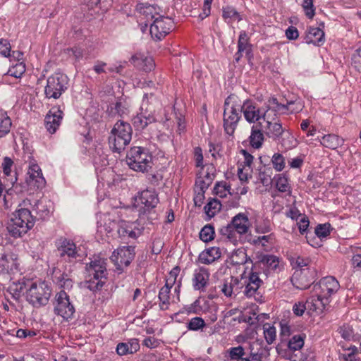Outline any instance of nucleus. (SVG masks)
I'll use <instances>...</instances> for the list:
<instances>
[{
    "mask_svg": "<svg viewBox=\"0 0 361 361\" xmlns=\"http://www.w3.org/2000/svg\"><path fill=\"white\" fill-rule=\"evenodd\" d=\"M86 269L89 274L87 288L92 291L100 290L106 280V259L99 256L94 257L87 264Z\"/></svg>",
    "mask_w": 361,
    "mask_h": 361,
    "instance_id": "obj_1",
    "label": "nucleus"
},
{
    "mask_svg": "<svg viewBox=\"0 0 361 361\" xmlns=\"http://www.w3.org/2000/svg\"><path fill=\"white\" fill-rule=\"evenodd\" d=\"M133 130L130 123L118 121L111 130L109 137V147L114 152L121 153L132 139Z\"/></svg>",
    "mask_w": 361,
    "mask_h": 361,
    "instance_id": "obj_2",
    "label": "nucleus"
},
{
    "mask_svg": "<svg viewBox=\"0 0 361 361\" xmlns=\"http://www.w3.org/2000/svg\"><path fill=\"white\" fill-rule=\"evenodd\" d=\"M126 163L136 172L147 173L152 168V155L147 148L135 146L128 152Z\"/></svg>",
    "mask_w": 361,
    "mask_h": 361,
    "instance_id": "obj_3",
    "label": "nucleus"
},
{
    "mask_svg": "<svg viewBox=\"0 0 361 361\" xmlns=\"http://www.w3.org/2000/svg\"><path fill=\"white\" fill-rule=\"evenodd\" d=\"M224 109L223 126L225 133L231 136L241 118L240 104L235 97L230 95L224 101Z\"/></svg>",
    "mask_w": 361,
    "mask_h": 361,
    "instance_id": "obj_4",
    "label": "nucleus"
},
{
    "mask_svg": "<svg viewBox=\"0 0 361 361\" xmlns=\"http://www.w3.org/2000/svg\"><path fill=\"white\" fill-rule=\"evenodd\" d=\"M35 225V217L27 210L14 213L7 225L9 234L13 238H20L26 233Z\"/></svg>",
    "mask_w": 361,
    "mask_h": 361,
    "instance_id": "obj_5",
    "label": "nucleus"
},
{
    "mask_svg": "<svg viewBox=\"0 0 361 361\" xmlns=\"http://www.w3.org/2000/svg\"><path fill=\"white\" fill-rule=\"evenodd\" d=\"M249 225L250 222L247 216L243 213H239L232 219L231 223L225 226H222L219 232L231 242L235 243L237 241L236 234L243 235L247 233Z\"/></svg>",
    "mask_w": 361,
    "mask_h": 361,
    "instance_id": "obj_6",
    "label": "nucleus"
},
{
    "mask_svg": "<svg viewBox=\"0 0 361 361\" xmlns=\"http://www.w3.org/2000/svg\"><path fill=\"white\" fill-rule=\"evenodd\" d=\"M26 293L29 303L35 307H40L48 303L51 289L44 281L32 282Z\"/></svg>",
    "mask_w": 361,
    "mask_h": 361,
    "instance_id": "obj_7",
    "label": "nucleus"
},
{
    "mask_svg": "<svg viewBox=\"0 0 361 361\" xmlns=\"http://www.w3.org/2000/svg\"><path fill=\"white\" fill-rule=\"evenodd\" d=\"M54 244L57 255L63 261L71 263L82 257L80 248L71 239L61 236L56 240Z\"/></svg>",
    "mask_w": 361,
    "mask_h": 361,
    "instance_id": "obj_8",
    "label": "nucleus"
},
{
    "mask_svg": "<svg viewBox=\"0 0 361 361\" xmlns=\"http://www.w3.org/2000/svg\"><path fill=\"white\" fill-rule=\"evenodd\" d=\"M68 78L66 75L57 72L50 75L47 80L44 94L48 99H59L68 89Z\"/></svg>",
    "mask_w": 361,
    "mask_h": 361,
    "instance_id": "obj_9",
    "label": "nucleus"
},
{
    "mask_svg": "<svg viewBox=\"0 0 361 361\" xmlns=\"http://www.w3.org/2000/svg\"><path fill=\"white\" fill-rule=\"evenodd\" d=\"M148 94H145L140 106V112L133 118V124L137 130L145 129L149 124L156 122L154 110L148 105Z\"/></svg>",
    "mask_w": 361,
    "mask_h": 361,
    "instance_id": "obj_10",
    "label": "nucleus"
},
{
    "mask_svg": "<svg viewBox=\"0 0 361 361\" xmlns=\"http://www.w3.org/2000/svg\"><path fill=\"white\" fill-rule=\"evenodd\" d=\"M135 256L134 246H123L114 251L110 259L114 264L116 269L121 272L124 268L130 265Z\"/></svg>",
    "mask_w": 361,
    "mask_h": 361,
    "instance_id": "obj_11",
    "label": "nucleus"
},
{
    "mask_svg": "<svg viewBox=\"0 0 361 361\" xmlns=\"http://www.w3.org/2000/svg\"><path fill=\"white\" fill-rule=\"evenodd\" d=\"M54 312L57 315L68 320L73 317L75 307L71 302L69 295L64 291L61 290L55 296Z\"/></svg>",
    "mask_w": 361,
    "mask_h": 361,
    "instance_id": "obj_12",
    "label": "nucleus"
},
{
    "mask_svg": "<svg viewBox=\"0 0 361 361\" xmlns=\"http://www.w3.org/2000/svg\"><path fill=\"white\" fill-rule=\"evenodd\" d=\"M173 28V21L171 18L162 16H158L150 24V35L155 40H161Z\"/></svg>",
    "mask_w": 361,
    "mask_h": 361,
    "instance_id": "obj_13",
    "label": "nucleus"
},
{
    "mask_svg": "<svg viewBox=\"0 0 361 361\" xmlns=\"http://www.w3.org/2000/svg\"><path fill=\"white\" fill-rule=\"evenodd\" d=\"M340 288L339 282L334 276H326L322 278L318 283L314 285L313 289L315 293L319 297L328 298L332 294L336 293Z\"/></svg>",
    "mask_w": 361,
    "mask_h": 361,
    "instance_id": "obj_14",
    "label": "nucleus"
},
{
    "mask_svg": "<svg viewBox=\"0 0 361 361\" xmlns=\"http://www.w3.org/2000/svg\"><path fill=\"white\" fill-rule=\"evenodd\" d=\"M263 283V281L259 276V273L252 270L247 279L245 281L243 291L245 295L247 298L253 297L255 300H258L262 297L260 287Z\"/></svg>",
    "mask_w": 361,
    "mask_h": 361,
    "instance_id": "obj_15",
    "label": "nucleus"
},
{
    "mask_svg": "<svg viewBox=\"0 0 361 361\" xmlns=\"http://www.w3.org/2000/svg\"><path fill=\"white\" fill-rule=\"evenodd\" d=\"M291 282L298 289H307L314 282V271L308 268L296 270L292 276Z\"/></svg>",
    "mask_w": 361,
    "mask_h": 361,
    "instance_id": "obj_16",
    "label": "nucleus"
},
{
    "mask_svg": "<svg viewBox=\"0 0 361 361\" xmlns=\"http://www.w3.org/2000/svg\"><path fill=\"white\" fill-rule=\"evenodd\" d=\"M25 183L29 190H39L45 186L46 180L43 177L40 167L37 164H32L29 167Z\"/></svg>",
    "mask_w": 361,
    "mask_h": 361,
    "instance_id": "obj_17",
    "label": "nucleus"
},
{
    "mask_svg": "<svg viewBox=\"0 0 361 361\" xmlns=\"http://www.w3.org/2000/svg\"><path fill=\"white\" fill-rule=\"evenodd\" d=\"M240 111L249 123H255L262 119V109L250 99H246L240 104Z\"/></svg>",
    "mask_w": 361,
    "mask_h": 361,
    "instance_id": "obj_18",
    "label": "nucleus"
},
{
    "mask_svg": "<svg viewBox=\"0 0 361 361\" xmlns=\"http://www.w3.org/2000/svg\"><path fill=\"white\" fill-rule=\"evenodd\" d=\"M210 273L207 268L200 267L194 270L192 284L195 290L204 292L209 284Z\"/></svg>",
    "mask_w": 361,
    "mask_h": 361,
    "instance_id": "obj_19",
    "label": "nucleus"
},
{
    "mask_svg": "<svg viewBox=\"0 0 361 361\" xmlns=\"http://www.w3.org/2000/svg\"><path fill=\"white\" fill-rule=\"evenodd\" d=\"M18 257L13 252L1 254L0 257V273L10 274L18 270Z\"/></svg>",
    "mask_w": 361,
    "mask_h": 361,
    "instance_id": "obj_20",
    "label": "nucleus"
},
{
    "mask_svg": "<svg viewBox=\"0 0 361 361\" xmlns=\"http://www.w3.org/2000/svg\"><path fill=\"white\" fill-rule=\"evenodd\" d=\"M63 113L59 108H51L44 118V126L50 134L56 133L61 125Z\"/></svg>",
    "mask_w": 361,
    "mask_h": 361,
    "instance_id": "obj_21",
    "label": "nucleus"
},
{
    "mask_svg": "<svg viewBox=\"0 0 361 361\" xmlns=\"http://www.w3.org/2000/svg\"><path fill=\"white\" fill-rule=\"evenodd\" d=\"M270 348L262 340H255L250 343L249 355L255 361H262L269 356Z\"/></svg>",
    "mask_w": 361,
    "mask_h": 361,
    "instance_id": "obj_22",
    "label": "nucleus"
},
{
    "mask_svg": "<svg viewBox=\"0 0 361 361\" xmlns=\"http://www.w3.org/2000/svg\"><path fill=\"white\" fill-rule=\"evenodd\" d=\"M140 200L145 206V212L147 211L149 214L157 207L159 202L157 193L154 190L148 189L141 192Z\"/></svg>",
    "mask_w": 361,
    "mask_h": 361,
    "instance_id": "obj_23",
    "label": "nucleus"
},
{
    "mask_svg": "<svg viewBox=\"0 0 361 361\" xmlns=\"http://www.w3.org/2000/svg\"><path fill=\"white\" fill-rule=\"evenodd\" d=\"M136 10L143 16V19L146 20L145 27L148 26L149 21L155 20L156 18L160 16V8L154 5L138 4Z\"/></svg>",
    "mask_w": 361,
    "mask_h": 361,
    "instance_id": "obj_24",
    "label": "nucleus"
},
{
    "mask_svg": "<svg viewBox=\"0 0 361 361\" xmlns=\"http://www.w3.org/2000/svg\"><path fill=\"white\" fill-rule=\"evenodd\" d=\"M130 61L137 68L149 72L154 67V63L152 57L145 56L141 54H136L131 57Z\"/></svg>",
    "mask_w": 361,
    "mask_h": 361,
    "instance_id": "obj_25",
    "label": "nucleus"
},
{
    "mask_svg": "<svg viewBox=\"0 0 361 361\" xmlns=\"http://www.w3.org/2000/svg\"><path fill=\"white\" fill-rule=\"evenodd\" d=\"M221 253L219 247H212L202 251L198 257L202 264H210L221 257Z\"/></svg>",
    "mask_w": 361,
    "mask_h": 361,
    "instance_id": "obj_26",
    "label": "nucleus"
},
{
    "mask_svg": "<svg viewBox=\"0 0 361 361\" xmlns=\"http://www.w3.org/2000/svg\"><path fill=\"white\" fill-rule=\"evenodd\" d=\"M285 128L282 124L278 121L269 122L265 126L266 135L273 140H278L284 134Z\"/></svg>",
    "mask_w": 361,
    "mask_h": 361,
    "instance_id": "obj_27",
    "label": "nucleus"
},
{
    "mask_svg": "<svg viewBox=\"0 0 361 361\" xmlns=\"http://www.w3.org/2000/svg\"><path fill=\"white\" fill-rule=\"evenodd\" d=\"M51 202L47 198H42L40 200H34L32 211L35 212L36 214L40 219H45L50 213Z\"/></svg>",
    "mask_w": 361,
    "mask_h": 361,
    "instance_id": "obj_28",
    "label": "nucleus"
},
{
    "mask_svg": "<svg viewBox=\"0 0 361 361\" xmlns=\"http://www.w3.org/2000/svg\"><path fill=\"white\" fill-rule=\"evenodd\" d=\"M324 41V32L320 27H310L305 37L307 44H319Z\"/></svg>",
    "mask_w": 361,
    "mask_h": 361,
    "instance_id": "obj_29",
    "label": "nucleus"
},
{
    "mask_svg": "<svg viewBox=\"0 0 361 361\" xmlns=\"http://www.w3.org/2000/svg\"><path fill=\"white\" fill-rule=\"evenodd\" d=\"M320 143L324 147L336 149L343 145L344 140L337 135L328 134L322 137Z\"/></svg>",
    "mask_w": 361,
    "mask_h": 361,
    "instance_id": "obj_30",
    "label": "nucleus"
},
{
    "mask_svg": "<svg viewBox=\"0 0 361 361\" xmlns=\"http://www.w3.org/2000/svg\"><path fill=\"white\" fill-rule=\"evenodd\" d=\"M228 354L231 361H255L241 345L231 348L228 350Z\"/></svg>",
    "mask_w": 361,
    "mask_h": 361,
    "instance_id": "obj_31",
    "label": "nucleus"
},
{
    "mask_svg": "<svg viewBox=\"0 0 361 361\" xmlns=\"http://www.w3.org/2000/svg\"><path fill=\"white\" fill-rule=\"evenodd\" d=\"M107 111L109 114L111 116H123L128 114V107L126 103L125 102L121 101V99L116 101L115 103H111Z\"/></svg>",
    "mask_w": 361,
    "mask_h": 361,
    "instance_id": "obj_32",
    "label": "nucleus"
},
{
    "mask_svg": "<svg viewBox=\"0 0 361 361\" xmlns=\"http://www.w3.org/2000/svg\"><path fill=\"white\" fill-rule=\"evenodd\" d=\"M264 136L262 130L253 126L251 128V133L249 137L250 144L255 149H259L262 147Z\"/></svg>",
    "mask_w": 361,
    "mask_h": 361,
    "instance_id": "obj_33",
    "label": "nucleus"
},
{
    "mask_svg": "<svg viewBox=\"0 0 361 361\" xmlns=\"http://www.w3.org/2000/svg\"><path fill=\"white\" fill-rule=\"evenodd\" d=\"M239 281L237 278L231 277L230 281L226 280L222 286L221 291L227 297H231L235 291L238 293Z\"/></svg>",
    "mask_w": 361,
    "mask_h": 361,
    "instance_id": "obj_34",
    "label": "nucleus"
},
{
    "mask_svg": "<svg viewBox=\"0 0 361 361\" xmlns=\"http://www.w3.org/2000/svg\"><path fill=\"white\" fill-rule=\"evenodd\" d=\"M221 209V202L217 199H212L204 206V212L209 219L214 216Z\"/></svg>",
    "mask_w": 361,
    "mask_h": 361,
    "instance_id": "obj_35",
    "label": "nucleus"
},
{
    "mask_svg": "<svg viewBox=\"0 0 361 361\" xmlns=\"http://www.w3.org/2000/svg\"><path fill=\"white\" fill-rule=\"evenodd\" d=\"M12 126L11 120L6 112L0 111V136L7 135Z\"/></svg>",
    "mask_w": 361,
    "mask_h": 361,
    "instance_id": "obj_36",
    "label": "nucleus"
},
{
    "mask_svg": "<svg viewBox=\"0 0 361 361\" xmlns=\"http://www.w3.org/2000/svg\"><path fill=\"white\" fill-rule=\"evenodd\" d=\"M275 185L277 190L281 192H290V185L288 178L283 174H278L274 177Z\"/></svg>",
    "mask_w": 361,
    "mask_h": 361,
    "instance_id": "obj_37",
    "label": "nucleus"
},
{
    "mask_svg": "<svg viewBox=\"0 0 361 361\" xmlns=\"http://www.w3.org/2000/svg\"><path fill=\"white\" fill-rule=\"evenodd\" d=\"M249 38L245 31L243 30L240 32L238 41V49L240 51H245L249 54L251 51V45L249 44Z\"/></svg>",
    "mask_w": 361,
    "mask_h": 361,
    "instance_id": "obj_38",
    "label": "nucleus"
},
{
    "mask_svg": "<svg viewBox=\"0 0 361 361\" xmlns=\"http://www.w3.org/2000/svg\"><path fill=\"white\" fill-rule=\"evenodd\" d=\"M272 173L273 171L271 168L264 167L263 170H259L258 180L264 186L268 187L271 185L272 183Z\"/></svg>",
    "mask_w": 361,
    "mask_h": 361,
    "instance_id": "obj_39",
    "label": "nucleus"
},
{
    "mask_svg": "<svg viewBox=\"0 0 361 361\" xmlns=\"http://www.w3.org/2000/svg\"><path fill=\"white\" fill-rule=\"evenodd\" d=\"M158 298L160 302V309L162 310H167L170 304V291H169V288L162 287L159 290Z\"/></svg>",
    "mask_w": 361,
    "mask_h": 361,
    "instance_id": "obj_40",
    "label": "nucleus"
},
{
    "mask_svg": "<svg viewBox=\"0 0 361 361\" xmlns=\"http://www.w3.org/2000/svg\"><path fill=\"white\" fill-rule=\"evenodd\" d=\"M214 228L211 224L205 225L200 232V238L205 243L212 241L214 238Z\"/></svg>",
    "mask_w": 361,
    "mask_h": 361,
    "instance_id": "obj_41",
    "label": "nucleus"
},
{
    "mask_svg": "<svg viewBox=\"0 0 361 361\" xmlns=\"http://www.w3.org/2000/svg\"><path fill=\"white\" fill-rule=\"evenodd\" d=\"M264 336L267 343V345L272 344L276 340V331L274 326H271L270 324L266 323L263 325Z\"/></svg>",
    "mask_w": 361,
    "mask_h": 361,
    "instance_id": "obj_42",
    "label": "nucleus"
},
{
    "mask_svg": "<svg viewBox=\"0 0 361 361\" xmlns=\"http://www.w3.org/2000/svg\"><path fill=\"white\" fill-rule=\"evenodd\" d=\"M222 16L225 20L228 19V23H231L235 20H237L238 21L242 20V18L239 13L232 6H226L224 8Z\"/></svg>",
    "mask_w": 361,
    "mask_h": 361,
    "instance_id": "obj_43",
    "label": "nucleus"
},
{
    "mask_svg": "<svg viewBox=\"0 0 361 361\" xmlns=\"http://www.w3.org/2000/svg\"><path fill=\"white\" fill-rule=\"evenodd\" d=\"M281 137V145L286 150L291 149L297 146V140L290 133H285Z\"/></svg>",
    "mask_w": 361,
    "mask_h": 361,
    "instance_id": "obj_44",
    "label": "nucleus"
},
{
    "mask_svg": "<svg viewBox=\"0 0 361 361\" xmlns=\"http://www.w3.org/2000/svg\"><path fill=\"white\" fill-rule=\"evenodd\" d=\"M305 335L298 334L293 336L288 341V346L291 350H300L304 345Z\"/></svg>",
    "mask_w": 361,
    "mask_h": 361,
    "instance_id": "obj_45",
    "label": "nucleus"
},
{
    "mask_svg": "<svg viewBox=\"0 0 361 361\" xmlns=\"http://www.w3.org/2000/svg\"><path fill=\"white\" fill-rule=\"evenodd\" d=\"M25 287L26 283L25 282L13 283L8 287V291L12 295L13 298L18 300Z\"/></svg>",
    "mask_w": 361,
    "mask_h": 361,
    "instance_id": "obj_46",
    "label": "nucleus"
},
{
    "mask_svg": "<svg viewBox=\"0 0 361 361\" xmlns=\"http://www.w3.org/2000/svg\"><path fill=\"white\" fill-rule=\"evenodd\" d=\"M316 295H312L311 298L314 300L315 304L316 310L315 312L322 313L325 310L326 305L330 302V299L320 298L318 293H315Z\"/></svg>",
    "mask_w": 361,
    "mask_h": 361,
    "instance_id": "obj_47",
    "label": "nucleus"
},
{
    "mask_svg": "<svg viewBox=\"0 0 361 361\" xmlns=\"http://www.w3.org/2000/svg\"><path fill=\"white\" fill-rule=\"evenodd\" d=\"M206 326L204 320L202 317H195L192 318L188 323H187V328L190 331L202 330Z\"/></svg>",
    "mask_w": 361,
    "mask_h": 361,
    "instance_id": "obj_48",
    "label": "nucleus"
},
{
    "mask_svg": "<svg viewBox=\"0 0 361 361\" xmlns=\"http://www.w3.org/2000/svg\"><path fill=\"white\" fill-rule=\"evenodd\" d=\"M25 72V65L23 62L17 63L8 69L7 75L20 78Z\"/></svg>",
    "mask_w": 361,
    "mask_h": 361,
    "instance_id": "obj_49",
    "label": "nucleus"
},
{
    "mask_svg": "<svg viewBox=\"0 0 361 361\" xmlns=\"http://www.w3.org/2000/svg\"><path fill=\"white\" fill-rule=\"evenodd\" d=\"M271 163L276 171H281L285 168L286 162L284 157L280 153H275L272 156Z\"/></svg>",
    "mask_w": 361,
    "mask_h": 361,
    "instance_id": "obj_50",
    "label": "nucleus"
},
{
    "mask_svg": "<svg viewBox=\"0 0 361 361\" xmlns=\"http://www.w3.org/2000/svg\"><path fill=\"white\" fill-rule=\"evenodd\" d=\"M231 187L226 182H218L215 184L214 191L216 195L220 197H225L227 193L231 194Z\"/></svg>",
    "mask_w": 361,
    "mask_h": 361,
    "instance_id": "obj_51",
    "label": "nucleus"
},
{
    "mask_svg": "<svg viewBox=\"0 0 361 361\" xmlns=\"http://www.w3.org/2000/svg\"><path fill=\"white\" fill-rule=\"evenodd\" d=\"M302 6L306 16L312 19L315 15V9L313 5V0H303Z\"/></svg>",
    "mask_w": 361,
    "mask_h": 361,
    "instance_id": "obj_52",
    "label": "nucleus"
},
{
    "mask_svg": "<svg viewBox=\"0 0 361 361\" xmlns=\"http://www.w3.org/2000/svg\"><path fill=\"white\" fill-rule=\"evenodd\" d=\"M277 113L273 111L270 108H266L262 111V119H263L266 123L269 122H274L276 121Z\"/></svg>",
    "mask_w": 361,
    "mask_h": 361,
    "instance_id": "obj_53",
    "label": "nucleus"
},
{
    "mask_svg": "<svg viewBox=\"0 0 361 361\" xmlns=\"http://www.w3.org/2000/svg\"><path fill=\"white\" fill-rule=\"evenodd\" d=\"M315 234L319 238H325L330 234V224H319L314 231Z\"/></svg>",
    "mask_w": 361,
    "mask_h": 361,
    "instance_id": "obj_54",
    "label": "nucleus"
},
{
    "mask_svg": "<svg viewBox=\"0 0 361 361\" xmlns=\"http://www.w3.org/2000/svg\"><path fill=\"white\" fill-rule=\"evenodd\" d=\"M11 47L8 40L0 39V55L4 57L10 56Z\"/></svg>",
    "mask_w": 361,
    "mask_h": 361,
    "instance_id": "obj_55",
    "label": "nucleus"
},
{
    "mask_svg": "<svg viewBox=\"0 0 361 361\" xmlns=\"http://www.w3.org/2000/svg\"><path fill=\"white\" fill-rule=\"evenodd\" d=\"M266 108H270L276 113L280 112L281 103H279L276 97L269 98L267 102L264 103Z\"/></svg>",
    "mask_w": 361,
    "mask_h": 361,
    "instance_id": "obj_56",
    "label": "nucleus"
},
{
    "mask_svg": "<svg viewBox=\"0 0 361 361\" xmlns=\"http://www.w3.org/2000/svg\"><path fill=\"white\" fill-rule=\"evenodd\" d=\"M34 204V201H32L30 199L26 198L22 201V202L19 204V207H20L18 210L16 211V213L20 214V212L23 210H27L30 214H31V209L32 210Z\"/></svg>",
    "mask_w": 361,
    "mask_h": 361,
    "instance_id": "obj_57",
    "label": "nucleus"
},
{
    "mask_svg": "<svg viewBox=\"0 0 361 361\" xmlns=\"http://www.w3.org/2000/svg\"><path fill=\"white\" fill-rule=\"evenodd\" d=\"M352 65L359 72H361V47L357 49L352 56Z\"/></svg>",
    "mask_w": 361,
    "mask_h": 361,
    "instance_id": "obj_58",
    "label": "nucleus"
},
{
    "mask_svg": "<svg viewBox=\"0 0 361 361\" xmlns=\"http://www.w3.org/2000/svg\"><path fill=\"white\" fill-rule=\"evenodd\" d=\"M13 164V161L11 158H9L8 157H4L3 163L1 164V166H2L3 171H4V173L5 174V176H10L11 172V167H12Z\"/></svg>",
    "mask_w": 361,
    "mask_h": 361,
    "instance_id": "obj_59",
    "label": "nucleus"
},
{
    "mask_svg": "<svg viewBox=\"0 0 361 361\" xmlns=\"http://www.w3.org/2000/svg\"><path fill=\"white\" fill-rule=\"evenodd\" d=\"M300 217L298 222V229L301 234H304L309 227L310 221L308 218L305 216H300Z\"/></svg>",
    "mask_w": 361,
    "mask_h": 361,
    "instance_id": "obj_60",
    "label": "nucleus"
},
{
    "mask_svg": "<svg viewBox=\"0 0 361 361\" xmlns=\"http://www.w3.org/2000/svg\"><path fill=\"white\" fill-rule=\"evenodd\" d=\"M240 153L243 155L244 157V160L243 161V166L244 168L248 167L250 169L253 162V156L251 155L249 152H247L245 149H241Z\"/></svg>",
    "mask_w": 361,
    "mask_h": 361,
    "instance_id": "obj_61",
    "label": "nucleus"
},
{
    "mask_svg": "<svg viewBox=\"0 0 361 361\" xmlns=\"http://www.w3.org/2000/svg\"><path fill=\"white\" fill-rule=\"evenodd\" d=\"M194 158L196 163V166L200 167L203 165V154L202 150L200 147H197L194 149Z\"/></svg>",
    "mask_w": 361,
    "mask_h": 361,
    "instance_id": "obj_62",
    "label": "nucleus"
},
{
    "mask_svg": "<svg viewBox=\"0 0 361 361\" xmlns=\"http://www.w3.org/2000/svg\"><path fill=\"white\" fill-rule=\"evenodd\" d=\"M57 283L63 288H68L72 286V281L68 278V276L64 274H61L59 276L56 277Z\"/></svg>",
    "mask_w": 361,
    "mask_h": 361,
    "instance_id": "obj_63",
    "label": "nucleus"
},
{
    "mask_svg": "<svg viewBox=\"0 0 361 361\" xmlns=\"http://www.w3.org/2000/svg\"><path fill=\"white\" fill-rule=\"evenodd\" d=\"M263 261L273 269H276L279 265L278 258L274 255H267L264 257Z\"/></svg>",
    "mask_w": 361,
    "mask_h": 361,
    "instance_id": "obj_64",
    "label": "nucleus"
}]
</instances>
